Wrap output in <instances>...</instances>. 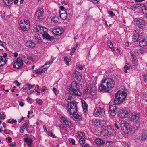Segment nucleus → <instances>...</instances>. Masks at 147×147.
Segmentation results:
<instances>
[{
  "instance_id": "50",
  "label": "nucleus",
  "mask_w": 147,
  "mask_h": 147,
  "mask_svg": "<svg viewBox=\"0 0 147 147\" xmlns=\"http://www.w3.org/2000/svg\"><path fill=\"white\" fill-rule=\"evenodd\" d=\"M14 83L16 84V86H20L21 85V83H19V82L17 80L14 81Z\"/></svg>"
},
{
  "instance_id": "10",
  "label": "nucleus",
  "mask_w": 147,
  "mask_h": 147,
  "mask_svg": "<svg viewBox=\"0 0 147 147\" xmlns=\"http://www.w3.org/2000/svg\"><path fill=\"white\" fill-rule=\"evenodd\" d=\"M104 80H107L105 82V85L107 86L108 90L111 89L114 87L115 83L114 81L111 79H107Z\"/></svg>"
},
{
  "instance_id": "33",
  "label": "nucleus",
  "mask_w": 147,
  "mask_h": 147,
  "mask_svg": "<svg viewBox=\"0 0 147 147\" xmlns=\"http://www.w3.org/2000/svg\"><path fill=\"white\" fill-rule=\"evenodd\" d=\"M60 17L61 19L65 20L67 17V14L66 12L60 14Z\"/></svg>"
},
{
  "instance_id": "64",
  "label": "nucleus",
  "mask_w": 147,
  "mask_h": 147,
  "mask_svg": "<svg viewBox=\"0 0 147 147\" xmlns=\"http://www.w3.org/2000/svg\"><path fill=\"white\" fill-rule=\"evenodd\" d=\"M82 147H90L88 144H86L85 145L82 146Z\"/></svg>"
},
{
  "instance_id": "60",
  "label": "nucleus",
  "mask_w": 147,
  "mask_h": 147,
  "mask_svg": "<svg viewBox=\"0 0 147 147\" xmlns=\"http://www.w3.org/2000/svg\"><path fill=\"white\" fill-rule=\"evenodd\" d=\"M47 89V88L45 86H43L42 88L41 91L42 92H43Z\"/></svg>"
},
{
  "instance_id": "24",
  "label": "nucleus",
  "mask_w": 147,
  "mask_h": 147,
  "mask_svg": "<svg viewBox=\"0 0 147 147\" xmlns=\"http://www.w3.org/2000/svg\"><path fill=\"white\" fill-rule=\"evenodd\" d=\"M89 91L90 92V93L91 95H94V94L95 93L96 91V88L93 85H92V86L90 87L89 89Z\"/></svg>"
},
{
  "instance_id": "47",
  "label": "nucleus",
  "mask_w": 147,
  "mask_h": 147,
  "mask_svg": "<svg viewBox=\"0 0 147 147\" xmlns=\"http://www.w3.org/2000/svg\"><path fill=\"white\" fill-rule=\"evenodd\" d=\"M36 102L38 104L41 105L42 104V101L41 99H38L36 100Z\"/></svg>"
},
{
  "instance_id": "16",
  "label": "nucleus",
  "mask_w": 147,
  "mask_h": 147,
  "mask_svg": "<svg viewBox=\"0 0 147 147\" xmlns=\"http://www.w3.org/2000/svg\"><path fill=\"white\" fill-rule=\"evenodd\" d=\"M105 111L103 108L101 107H98L96 108L94 111V114L99 116V115H102L104 114Z\"/></svg>"
},
{
  "instance_id": "44",
  "label": "nucleus",
  "mask_w": 147,
  "mask_h": 147,
  "mask_svg": "<svg viewBox=\"0 0 147 147\" xmlns=\"http://www.w3.org/2000/svg\"><path fill=\"white\" fill-rule=\"evenodd\" d=\"M124 69H125L124 72L125 73H127V69H129L130 68V66H127V65H125L124 67Z\"/></svg>"
},
{
  "instance_id": "11",
  "label": "nucleus",
  "mask_w": 147,
  "mask_h": 147,
  "mask_svg": "<svg viewBox=\"0 0 147 147\" xmlns=\"http://www.w3.org/2000/svg\"><path fill=\"white\" fill-rule=\"evenodd\" d=\"M112 128L110 127H106L104 128L101 132V135L103 136H106L111 134L112 133Z\"/></svg>"
},
{
  "instance_id": "49",
  "label": "nucleus",
  "mask_w": 147,
  "mask_h": 147,
  "mask_svg": "<svg viewBox=\"0 0 147 147\" xmlns=\"http://www.w3.org/2000/svg\"><path fill=\"white\" fill-rule=\"evenodd\" d=\"M108 13L110 15V16L111 17H113L115 15L113 12L111 11H109Z\"/></svg>"
},
{
  "instance_id": "5",
  "label": "nucleus",
  "mask_w": 147,
  "mask_h": 147,
  "mask_svg": "<svg viewBox=\"0 0 147 147\" xmlns=\"http://www.w3.org/2000/svg\"><path fill=\"white\" fill-rule=\"evenodd\" d=\"M29 20L24 19L22 20L20 22L19 25V28L21 30L27 31L30 28V24Z\"/></svg>"
},
{
  "instance_id": "38",
  "label": "nucleus",
  "mask_w": 147,
  "mask_h": 147,
  "mask_svg": "<svg viewBox=\"0 0 147 147\" xmlns=\"http://www.w3.org/2000/svg\"><path fill=\"white\" fill-rule=\"evenodd\" d=\"M46 132L49 135L51 136H52L54 138H55L56 137L55 134H53L52 132H51L50 131H47Z\"/></svg>"
},
{
  "instance_id": "28",
  "label": "nucleus",
  "mask_w": 147,
  "mask_h": 147,
  "mask_svg": "<svg viewBox=\"0 0 147 147\" xmlns=\"http://www.w3.org/2000/svg\"><path fill=\"white\" fill-rule=\"evenodd\" d=\"M6 61L5 59L4 60L3 58V57L0 56V67L3 66L6 64Z\"/></svg>"
},
{
  "instance_id": "39",
  "label": "nucleus",
  "mask_w": 147,
  "mask_h": 147,
  "mask_svg": "<svg viewBox=\"0 0 147 147\" xmlns=\"http://www.w3.org/2000/svg\"><path fill=\"white\" fill-rule=\"evenodd\" d=\"M79 142L81 145H83L85 142V140L83 138H80L79 140Z\"/></svg>"
},
{
  "instance_id": "18",
  "label": "nucleus",
  "mask_w": 147,
  "mask_h": 147,
  "mask_svg": "<svg viewBox=\"0 0 147 147\" xmlns=\"http://www.w3.org/2000/svg\"><path fill=\"white\" fill-rule=\"evenodd\" d=\"M52 31L55 35H57L61 34L63 32V28H59L54 29Z\"/></svg>"
},
{
  "instance_id": "20",
  "label": "nucleus",
  "mask_w": 147,
  "mask_h": 147,
  "mask_svg": "<svg viewBox=\"0 0 147 147\" xmlns=\"http://www.w3.org/2000/svg\"><path fill=\"white\" fill-rule=\"evenodd\" d=\"M24 141L26 143L27 146L29 147H31L33 140L30 138L26 137L24 138Z\"/></svg>"
},
{
  "instance_id": "13",
  "label": "nucleus",
  "mask_w": 147,
  "mask_h": 147,
  "mask_svg": "<svg viewBox=\"0 0 147 147\" xmlns=\"http://www.w3.org/2000/svg\"><path fill=\"white\" fill-rule=\"evenodd\" d=\"M23 64L22 60L21 58H18L15 61L13 66L14 67L16 68H18L21 67Z\"/></svg>"
},
{
  "instance_id": "48",
  "label": "nucleus",
  "mask_w": 147,
  "mask_h": 147,
  "mask_svg": "<svg viewBox=\"0 0 147 147\" xmlns=\"http://www.w3.org/2000/svg\"><path fill=\"white\" fill-rule=\"evenodd\" d=\"M142 97L143 99L146 101V102H147V95L145 94H143Z\"/></svg>"
},
{
  "instance_id": "6",
  "label": "nucleus",
  "mask_w": 147,
  "mask_h": 147,
  "mask_svg": "<svg viewBox=\"0 0 147 147\" xmlns=\"http://www.w3.org/2000/svg\"><path fill=\"white\" fill-rule=\"evenodd\" d=\"M44 11L42 8H40L35 13V17L37 18V20L39 21H41L44 18Z\"/></svg>"
},
{
  "instance_id": "12",
  "label": "nucleus",
  "mask_w": 147,
  "mask_h": 147,
  "mask_svg": "<svg viewBox=\"0 0 147 147\" xmlns=\"http://www.w3.org/2000/svg\"><path fill=\"white\" fill-rule=\"evenodd\" d=\"M141 38L139 34V31L138 30H136L135 31L134 33L133 37V40L134 42H137L140 40Z\"/></svg>"
},
{
  "instance_id": "15",
  "label": "nucleus",
  "mask_w": 147,
  "mask_h": 147,
  "mask_svg": "<svg viewBox=\"0 0 147 147\" xmlns=\"http://www.w3.org/2000/svg\"><path fill=\"white\" fill-rule=\"evenodd\" d=\"M107 80H103L102 81V84L100 85L99 90L100 91L108 92L109 90L107 87L105 86V82Z\"/></svg>"
},
{
  "instance_id": "14",
  "label": "nucleus",
  "mask_w": 147,
  "mask_h": 147,
  "mask_svg": "<svg viewBox=\"0 0 147 147\" xmlns=\"http://www.w3.org/2000/svg\"><path fill=\"white\" fill-rule=\"evenodd\" d=\"M117 109L115 106L111 105L109 108V113L110 115L112 116H115L117 112Z\"/></svg>"
},
{
  "instance_id": "1",
  "label": "nucleus",
  "mask_w": 147,
  "mask_h": 147,
  "mask_svg": "<svg viewBox=\"0 0 147 147\" xmlns=\"http://www.w3.org/2000/svg\"><path fill=\"white\" fill-rule=\"evenodd\" d=\"M127 94V93L123 90L118 91L115 94L114 103L117 105L121 104L126 98Z\"/></svg>"
},
{
  "instance_id": "58",
  "label": "nucleus",
  "mask_w": 147,
  "mask_h": 147,
  "mask_svg": "<svg viewBox=\"0 0 147 147\" xmlns=\"http://www.w3.org/2000/svg\"><path fill=\"white\" fill-rule=\"evenodd\" d=\"M52 63V61H48L45 63V64H44L42 67H44L45 65H49L50 64H51Z\"/></svg>"
},
{
  "instance_id": "35",
  "label": "nucleus",
  "mask_w": 147,
  "mask_h": 147,
  "mask_svg": "<svg viewBox=\"0 0 147 147\" xmlns=\"http://www.w3.org/2000/svg\"><path fill=\"white\" fill-rule=\"evenodd\" d=\"M142 11L144 14L147 13V5L142 7Z\"/></svg>"
},
{
  "instance_id": "19",
  "label": "nucleus",
  "mask_w": 147,
  "mask_h": 147,
  "mask_svg": "<svg viewBox=\"0 0 147 147\" xmlns=\"http://www.w3.org/2000/svg\"><path fill=\"white\" fill-rule=\"evenodd\" d=\"M42 36L44 39H45L49 41H51L54 39L53 37L50 36L47 32H45L42 34Z\"/></svg>"
},
{
  "instance_id": "55",
  "label": "nucleus",
  "mask_w": 147,
  "mask_h": 147,
  "mask_svg": "<svg viewBox=\"0 0 147 147\" xmlns=\"http://www.w3.org/2000/svg\"><path fill=\"white\" fill-rule=\"evenodd\" d=\"M26 58L27 59L31 61H32L33 59V58L31 56L28 55Z\"/></svg>"
},
{
  "instance_id": "9",
  "label": "nucleus",
  "mask_w": 147,
  "mask_h": 147,
  "mask_svg": "<svg viewBox=\"0 0 147 147\" xmlns=\"http://www.w3.org/2000/svg\"><path fill=\"white\" fill-rule=\"evenodd\" d=\"M136 24L138 26V27L141 29H144L145 27L144 26L146 23L145 20L142 19H138L135 21Z\"/></svg>"
},
{
  "instance_id": "41",
  "label": "nucleus",
  "mask_w": 147,
  "mask_h": 147,
  "mask_svg": "<svg viewBox=\"0 0 147 147\" xmlns=\"http://www.w3.org/2000/svg\"><path fill=\"white\" fill-rule=\"evenodd\" d=\"M76 134V136L77 137H82L83 136L84 133L81 131H79Z\"/></svg>"
},
{
  "instance_id": "61",
  "label": "nucleus",
  "mask_w": 147,
  "mask_h": 147,
  "mask_svg": "<svg viewBox=\"0 0 147 147\" xmlns=\"http://www.w3.org/2000/svg\"><path fill=\"white\" fill-rule=\"evenodd\" d=\"M6 139L7 140H8L9 142H11V140H12V138L10 137H7L6 138Z\"/></svg>"
},
{
  "instance_id": "42",
  "label": "nucleus",
  "mask_w": 147,
  "mask_h": 147,
  "mask_svg": "<svg viewBox=\"0 0 147 147\" xmlns=\"http://www.w3.org/2000/svg\"><path fill=\"white\" fill-rule=\"evenodd\" d=\"M28 124L27 123H26L23 124V125L20 128L22 129L24 128L25 129H27L28 128V127H27V125Z\"/></svg>"
},
{
  "instance_id": "59",
  "label": "nucleus",
  "mask_w": 147,
  "mask_h": 147,
  "mask_svg": "<svg viewBox=\"0 0 147 147\" xmlns=\"http://www.w3.org/2000/svg\"><path fill=\"white\" fill-rule=\"evenodd\" d=\"M16 145V144L15 143H11L9 144V147H15Z\"/></svg>"
},
{
  "instance_id": "40",
  "label": "nucleus",
  "mask_w": 147,
  "mask_h": 147,
  "mask_svg": "<svg viewBox=\"0 0 147 147\" xmlns=\"http://www.w3.org/2000/svg\"><path fill=\"white\" fill-rule=\"evenodd\" d=\"M107 43L109 44V46L111 49L114 50L112 43L109 40L108 41Z\"/></svg>"
},
{
  "instance_id": "7",
  "label": "nucleus",
  "mask_w": 147,
  "mask_h": 147,
  "mask_svg": "<svg viewBox=\"0 0 147 147\" xmlns=\"http://www.w3.org/2000/svg\"><path fill=\"white\" fill-rule=\"evenodd\" d=\"M131 120L134 122H139L140 121V115L136 113H131L129 116Z\"/></svg>"
},
{
  "instance_id": "34",
  "label": "nucleus",
  "mask_w": 147,
  "mask_h": 147,
  "mask_svg": "<svg viewBox=\"0 0 147 147\" xmlns=\"http://www.w3.org/2000/svg\"><path fill=\"white\" fill-rule=\"evenodd\" d=\"M113 142L112 141H107L105 144L106 147H111L113 145Z\"/></svg>"
},
{
  "instance_id": "54",
  "label": "nucleus",
  "mask_w": 147,
  "mask_h": 147,
  "mask_svg": "<svg viewBox=\"0 0 147 147\" xmlns=\"http://www.w3.org/2000/svg\"><path fill=\"white\" fill-rule=\"evenodd\" d=\"M75 113L72 115H73L75 119H79V115L77 114H75Z\"/></svg>"
},
{
  "instance_id": "52",
  "label": "nucleus",
  "mask_w": 147,
  "mask_h": 147,
  "mask_svg": "<svg viewBox=\"0 0 147 147\" xmlns=\"http://www.w3.org/2000/svg\"><path fill=\"white\" fill-rule=\"evenodd\" d=\"M48 67H46L44 68H43L41 69V72L42 73H44L45 72V71H46Z\"/></svg>"
},
{
  "instance_id": "23",
  "label": "nucleus",
  "mask_w": 147,
  "mask_h": 147,
  "mask_svg": "<svg viewBox=\"0 0 147 147\" xmlns=\"http://www.w3.org/2000/svg\"><path fill=\"white\" fill-rule=\"evenodd\" d=\"M81 102L82 104V107L83 108V111L84 112H86L88 109V105L85 101L83 100H81Z\"/></svg>"
},
{
  "instance_id": "4",
  "label": "nucleus",
  "mask_w": 147,
  "mask_h": 147,
  "mask_svg": "<svg viewBox=\"0 0 147 147\" xmlns=\"http://www.w3.org/2000/svg\"><path fill=\"white\" fill-rule=\"evenodd\" d=\"M67 113L72 115L77 112V106L75 102H68Z\"/></svg>"
},
{
  "instance_id": "31",
  "label": "nucleus",
  "mask_w": 147,
  "mask_h": 147,
  "mask_svg": "<svg viewBox=\"0 0 147 147\" xmlns=\"http://www.w3.org/2000/svg\"><path fill=\"white\" fill-rule=\"evenodd\" d=\"M51 20L54 23H57L59 21V17L57 16H55L54 17L51 18Z\"/></svg>"
},
{
  "instance_id": "32",
  "label": "nucleus",
  "mask_w": 147,
  "mask_h": 147,
  "mask_svg": "<svg viewBox=\"0 0 147 147\" xmlns=\"http://www.w3.org/2000/svg\"><path fill=\"white\" fill-rule=\"evenodd\" d=\"M31 88V87H30V84L29 83H28L24 85L22 89L24 90H30Z\"/></svg>"
},
{
  "instance_id": "57",
  "label": "nucleus",
  "mask_w": 147,
  "mask_h": 147,
  "mask_svg": "<svg viewBox=\"0 0 147 147\" xmlns=\"http://www.w3.org/2000/svg\"><path fill=\"white\" fill-rule=\"evenodd\" d=\"M133 63L134 65H137L138 64V62L137 60L134 59L133 61Z\"/></svg>"
},
{
  "instance_id": "29",
  "label": "nucleus",
  "mask_w": 147,
  "mask_h": 147,
  "mask_svg": "<svg viewBox=\"0 0 147 147\" xmlns=\"http://www.w3.org/2000/svg\"><path fill=\"white\" fill-rule=\"evenodd\" d=\"M42 26L40 25H38L36 26V27L34 28V30L36 32H39L40 34V31H41V27Z\"/></svg>"
},
{
  "instance_id": "46",
  "label": "nucleus",
  "mask_w": 147,
  "mask_h": 147,
  "mask_svg": "<svg viewBox=\"0 0 147 147\" xmlns=\"http://www.w3.org/2000/svg\"><path fill=\"white\" fill-rule=\"evenodd\" d=\"M69 142L70 143H72L73 145H75V140L73 139H71L69 140Z\"/></svg>"
},
{
  "instance_id": "53",
  "label": "nucleus",
  "mask_w": 147,
  "mask_h": 147,
  "mask_svg": "<svg viewBox=\"0 0 147 147\" xmlns=\"http://www.w3.org/2000/svg\"><path fill=\"white\" fill-rule=\"evenodd\" d=\"M77 68L78 69L81 70L83 69V66L82 65H78Z\"/></svg>"
},
{
  "instance_id": "25",
  "label": "nucleus",
  "mask_w": 147,
  "mask_h": 147,
  "mask_svg": "<svg viewBox=\"0 0 147 147\" xmlns=\"http://www.w3.org/2000/svg\"><path fill=\"white\" fill-rule=\"evenodd\" d=\"M26 46L28 47H33L35 46V44L30 41H27L26 43Z\"/></svg>"
},
{
  "instance_id": "2",
  "label": "nucleus",
  "mask_w": 147,
  "mask_h": 147,
  "mask_svg": "<svg viewBox=\"0 0 147 147\" xmlns=\"http://www.w3.org/2000/svg\"><path fill=\"white\" fill-rule=\"evenodd\" d=\"M120 126L122 131L125 133L127 134L132 131H134L136 130L134 127L132 126L131 127L129 123L124 120L121 121Z\"/></svg>"
},
{
  "instance_id": "63",
  "label": "nucleus",
  "mask_w": 147,
  "mask_h": 147,
  "mask_svg": "<svg viewBox=\"0 0 147 147\" xmlns=\"http://www.w3.org/2000/svg\"><path fill=\"white\" fill-rule=\"evenodd\" d=\"M115 127L116 128H117V129H119V126L116 123H115L114 125Z\"/></svg>"
},
{
  "instance_id": "30",
  "label": "nucleus",
  "mask_w": 147,
  "mask_h": 147,
  "mask_svg": "<svg viewBox=\"0 0 147 147\" xmlns=\"http://www.w3.org/2000/svg\"><path fill=\"white\" fill-rule=\"evenodd\" d=\"M71 93L70 94L69 93L67 94L65 96V100L67 101L68 102H69V101L72 99V96L71 95Z\"/></svg>"
},
{
  "instance_id": "51",
  "label": "nucleus",
  "mask_w": 147,
  "mask_h": 147,
  "mask_svg": "<svg viewBox=\"0 0 147 147\" xmlns=\"http://www.w3.org/2000/svg\"><path fill=\"white\" fill-rule=\"evenodd\" d=\"M78 45V43H76L75 44V46H74L71 49L73 50H76L77 47Z\"/></svg>"
},
{
  "instance_id": "36",
  "label": "nucleus",
  "mask_w": 147,
  "mask_h": 147,
  "mask_svg": "<svg viewBox=\"0 0 147 147\" xmlns=\"http://www.w3.org/2000/svg\"><path fill=\"white\" fill-rule=\"evenodd\" d=\"M6 115L5 113L2 112L0 113V118L2 120L5 119Z\"/></svg>"
},
{
  "instance_id": "37",
  "label": "nucleus",
  "mask_w": 147,
  "mask_h": 147,
  "mask_svg": "<svg viewBox=\"0 0 147 147\" xmlns=\"http://www.w3.org/2000/svg\"><path fill=\"white\" fill-rule=\"evenodd\" d=\"M12 1V0H3L4 2L7 6L10 5L11 4Z\"/></svg>"
},
{
  "instance_id": "3",
  "label": "nucleus",
  "mask_w": 147,
  "mask_h": 147,
  "mask_svg": "<svg viewBox=\"0 0 147 147\" xmlns=\"http://www.w3.org/2000/svg\"><path fill=\"white\" fill-rule=\"evenodd\" d=\"M79 86L78 83L75 81H73L71 86L68 88L69 91L70 93L73 95L80 96L82 93L78 89Z\"/></svg>"
},
{
  "instance_id": "45",
  "label": "nucleus",
  "mask_w": 147,
  "mask_h": 147,
  "mask_svg": "<svg viewBox=\"0 0 147 147\" xmlns=\"http://www.w3.org/2000/svg\"><path fill=\"white\" fill-rule=\"evenodd\" d=\"M0 45L3 46L4 48H6L7 47L6 43L1 40H0Z\"/></svg>"
},
{
  "instance_id": "22",
  "label": "nucleus",
  "mask_w": 147,
  "mask_h": 147,
  "mask_svg": "<svg viewBox=\"0 0 147 147\" xmlns=\"http://www.w3.org/2000/svg\"><path fill=\"white\" fill-rule=\"evenodd\" d=\"M61 122H63L65 124L69 126H71V123L69 120H68L66 118L62 117L61 119Z\"/></svg>"
},
{
  "instance_id": "27",
  "label": "nucleus",
  "mask_w": 147,
  "mask_h": 147,
  "mask_svg": "<svg viewBox=\"0 0 147 147\" xmlns=\"http://www.w3.org/2000/svg\"><path fill=\"white\" fill-rule=\"evenodd\" d=\"M141 138L143 140H144L147 139V130H145L143 131Z\"/></svg>"
},
{
  "instance_id": "17",
  "label": "nucleus",
  "mask_w": 147,
  "mask_h": 147,
  "mask_svg": "<svg viewBox=\"0 0 147 147\" xmlns=\"http://www.w3.org/2000/svg\"><path fill=\"white\" fill-rule=\"evenodd\" d=\"M105 123V122L104 120L99 119H95L94 121V124L98 127L103 126Z\"/></svg>"
},
{
  "instance_id": "62",
  "label": "nucleus",
  "mask_w": 147,
  "mask_h": 147,
  "mask_svg": "<svg viewBox=\"0 0 147 147\" xmlns=\"http://www.w3.org/2000/svg\"><path fill=\"white\" fill-rule=\"evenodd\" d=\"M68 58L67 57H65L64 58V60L66 62V63H68L69 62V61H67Z\"/></svg>"
},
{
  "instance_id": "43",
  "label": "nucleus",
  "mask_w": 147,
  "mask_h": 147,
  "mask_svg": "<svg viewBox=\"0 0 147 147\" xmlns=\"http://www.w3.org/2000/svg\"><path fill=\"white\" fill-rule=\"evenodd\" d=\"M42 30L41 31H40V34H42L43 33L47 32V29L46 28H45L43 27H41Z\"/></svg>"
},
{
  "instance_id": "26",
  "label": "nucleus",
  "mask_w": 147,
  "mask_h": 147,
  "mask_svg": "<svg viewBox=\"0 0 147 147\" xmlns=\"http://www.w3.org/2000/svg\"><path fill=\"white\" fill-rule=\"evenodd\" d=\"M139 45L140 47H144L147 45V41L145 39L142 40L139 42Z\"/></svg>"
},
{
  "instance_id": "8",
  "label": "nucleus",
  "mask_w": 147,
  "mask_h": 147,
  "mask_svg": "<svg viewBox=\"0 0 147 147\" xmlns=\"http://www.w3.org/2000/svg\"><path fill=\"white\" fill-rule=\"evenodd\" d=\"M118 114L119 117L120 118H124L128 117L130 114V111L129 110H120L119 111Z\"/></svg>"
},
{
  "instance_id": "56",
  "label": "nucleus",
  "mask_w": 147,
  "mask_h": 147,
  "mask_svg": "<svg viewBox=\"0 0 147 147\" xmlns=\"http://www.w3.org/2000/svg\"><path fill=\"white\" fill-rule=\"evenodd\" d=\"M144 81L146 83L147 82V75L144 74L143 75Z\"/></svg>"
},
{
  "instance_id": "21",
  "label": "nucleus",
  "mask_w": 147,
  "mask_h": 147,
  "mask_svg": "<svg viewBox=\"0 0 147 147\" xmlns=\"http://www.w3.org/2000/svg\"><path fill=\"white\" fill-rule=\"evenodd\" d=\"M95 142L98 146H102L105 143V141L100 138L96 139Z\"/></svg>"
}]
</instances>
